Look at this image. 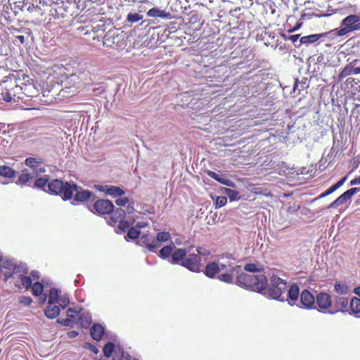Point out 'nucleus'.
Here are the masks:
<instances>
[{"label": "nucleus", "mask_w": 360, "mask_h": 360, "mask_svg": "<svg viewBox=\"0 0 360 360\" xmlns=\"http://www.w3.org/2000/svg\"><path fill=\"white\" fill-rule=\"evenodd\" d=\"M244 269L251 274L243 273L237 276L236 284L252 291L262 293L266 297L285 300L284 292L287 290V283L280 277L273 275L270 278V286L266 289L268 280L264 269L259 268L255 264H247Z\"/></svg>", "instance_id": "f257e3e1"}, {"label": "nucleus", "mask_w": 360, "mask_h": 360, "mask_svg": "<svg viewBox=\"0 0 360 360\" xmlns=\"http://www.w3.org/2000/svg\"><path fill=\"white\" fill-rule=\"evenodd\" d=\"M235 262L236 259L234 258L227 256L222 257L221 260L217 262L221 271H222V273L217 276L219 281L229 284L233 283L234 276L236 275L238 276L242 274L240 273L241 266L237 265Z\"/></svg>", "instance_id": "f03ea898"}, {"label": "nucleus", "mask_w": 360, "mask_h": 360, "mask_svg": "<svg viewBox=\"0 0 360 360\" xmlns=\"http://www.w3.org/2000/svg\"><path fill=\"white\" fill-rule=\"evenodd\" d=\"M340 25L341 27L328 32L330 39H335L337 37L345 36L350 32L360 30V15H349L342 20Z\"/></svg>", "instance_id": "7ed1b4c3"}, {"label": "nucleus", "mask_w": 360, "mask_h": 360, "mask_svg": "<svg viewBox=\"0 0 360 360\" xmlns=\"http://www.w3.org/2000/svg\"><path fill=\"white\" fill-rule=\"evenodd\" d=\"M77 188V185L63 182L59 179H53L49 181L47 185V191L51 194L63 195L64 200L70 199L73 196V189Z\"/></svg>", "instance_id": "20e7f679"}, {"label": "nucleus", "mask_w": 360, "mask_h": 360, "mask_svg": "<svg viewBox=\"0 0 360 360\" xmlns=\"http://www.w3.org/2000/svg\"><path fill=\"white\" fill-rule=\"evenodd\" d=\"M63 95L71 96L74 95L82 86V80L76 74H72L63 82Z\"/></svg>", "instance_id": "39448f33"}, {"label": "nucleus", "mask_w": 360, "mask_h": 360, "mask_svg": "<svg viewBox=\"0 0 360 360\" xmlns=\"http://www.w3.org/2000/svg\"><path fill=\"white\" fill-rule=\"evenodd\" d=\"M319 311L328 312L332 309L333 301L331 296L326 292H320L316 295V301Z\"/></svg>", "instance_id": "423d86ee"}, {"label": "nucleus", "mask_w": 360, "mask_h": 360, "mask_svg": "<svg viewBox=\"0 0 360 360\" xmlns=\"http://www.w3.org/2000/svg\"><path fill=\"white\" fill-rule=\"evenodd\" d=\"M201 258L195 254H190L181 263V266L186 267L193 272H199L201 268Z\"/></svg>", "instance_id": "0eeeda50"}, {"label": "nucleus", "mask_w": 360, "mask_h": 360, "mask_svg": "<svg viewBox=\"0 0 360 360\" xmlns=\"http://www.w3.org/2000/svg\"><path fill=\"white\" fill-rule=\"evenodd\" d=\"M347 313L348 311V298L342 296L335 295L334 297V304L332 309L328 311V314H335L338 312Z\"/></svg>", "instance_id": "6e6552de"}, {"label": "nucleus", "mask_w": 360, "mask_h": 360, "mask_svg": "<svg viewBox=\"0 0 360 360\" xmlns=\"http://www.w3.org/2000/svg\"><path fill=\"white\" fill-rule=\"evenodd\" d=\"M314 296L307 290H304L300 295V300L298 302L299 307L307 309H316Z\"/></svg>", "instance_id": "1a4fd4ad"}, {"label": "nucleus", "mask_w": 360, "mask_h": 360, "mask_svg": "<svg viewBox=\"0 0 360 360\" xmlns=\"http://www.w3.org/2000/svg\"><path fill=\"white\" fill-rule=\"evenodd\" d=\"M25 164L36 174V176L46 172V167L43 164L41 158H27L25 160Z\"/></svg>", "instance_id": "9d476101"}, {"label": "nucleus", "mask_w": 360, "mask_h": 360, "mask_svg": "<svg viewBox=\"0 0 360 360\" xmlns=\"http://www.w3.org/2000/svg\"><path fill=\"white\" fill-rule=\"evenodd\" d=\"M94 208L98 214H106L113 211L114 205L111 201L103 199L96 201Z\"/></svg>", "instance_id": "9b49d317"}, {"label": "nucleus", "mask_w": 360, "mask_h": 360, "mask_svg": "<svg viewBox=\"0 0 360 360\" xmlns=\"http://www.w3.org/2000/svg\"><path fill=\"white\" fill-rule=\"evenodd\" d=\"M356 193V191L352 188L345 193H343L341 195H340L336 200H335L333 202H331L328 208H335L338 207L347 202L349 201L352 197Z\"/></svg>", "instance_id": "f8f14e48"}, {"label": "nucleus", "mask_w": 360, "mask_h": 360, "mask_svg": "<svg viewBox=\"0 0 360 360\" xmlns=\"http://www.w3.org/2000/svg\"><path fill=\"white\" fill-rule=\"evenodd\" d=\"M27 274V269L24 264H20L18 266L15 264L11 271H6L4 274V280L5 281H7L11 277L15 276L18 277L19 278H21L22 276H25Z\"/></svg>", "instance_id": "ddd939ff"}, {"label": "nucleus", "mask_w": 360, "mask_h": 360, "mask_svg": "<svg viewBox=\"0 0 360 360\" xmlns=\"http://www.w3.org/2000/svg\"><path fill=\"white\" fill-rule=\"evenodd\" d=\"M97 190L105 192L106 194L113 196L118 197L122 196L125 192L121 188L115 186L110 185H97L96 186Z\"/></svg>", "instance_id": "4468645a"}, {"label": "nucleus", "mask_w": 360, "mask_h": 360, "mask_svg": "<svg viewBox=\"0 0 360 360\" xmlns=\"http://www.w3.org/2000/svg\"><path fill=\"white\" fill-rule=\"evenodd\" d=\"M300 295V290L297 285L292 284L290 285L288 292V298L285 300L288 301V303L290 306H300L298 303V298Z\"/></svg>", "instance_id": "2eb2a0df"}, {"label": "nucleus", "mask_w": 360, "mask_h": 360, "mask_svg": "<svg viewBox=\"0 0 360 360\" xmlns=\"http://www.w3.org/2000/svg\"><path fill=\"white\" fill-rule=\"evenodd\" d=\"M187 255V251L184 248H174L172 254V257L168 259V261L171 264H179L180 262L185 259Z\"/></svg>", "instance_id": "dca6fc26"}, {"label": "nucleus", "mask_w": 360, "mask_h": 360, "mask_svg": "<svg viewBox=\"0 0 360 360\" xmlns=\"http://www.w3.org/2000/svg\"><path fill=\"white\" fill-rule=\"evenodd\" d=\"M139 243L141 245H145L147 248L151 252H155L157 245H155V237L153 235L146 234L141 236Z\"/></svg>", "instance_id": "f3484780"}, {"label": "nucleus", "mask_w": 360, "mask_h": 360, "mask_svg": "<svg viewBox=\"0 0 360 360\" xmlns=\"http://www.w3.org/2000/svg\"><path fill=\"white\" fill-rule=\"evenodd\" d=\"M329 37V34L328 32H324L321 34H310L308 36H304L300 38V44L295 45L297 47H300L301 44H306L309 45V44H312L316 41H318L319 39H321L323 37Z\"/></svg>", "instance_id": "a211bd4d"}, {"label": "nucleus", "mask_w": 360, "mask_h": 360, "mask_svg": "<svg viewBox=\"0 0 360 360\" xmlns=\"http://www.w3.org/2000/svg\"><path fill=\"white\" fill-rule=\"evenodd\" d=\"M222 273L217 262H211L206 265L205 269V274L211 278H214L217 275Z\"/></svg>", "instance_id": "6ab92c4d"}, {"label": "nucleus", "mask_w": 360, "mask_h": 360, "mask_svg": "<svg viewBox=\"0 0 360 360\" xmlns=\"http://www.w3.org/2000/svg\"><path fill=\"white\" fill-rule=\"evenodd\" d=\"M60 312V307L56 303H48L44 314L48 319H53L57 317Z\"/></svg>", "instance_id": "aec40b11"}, {"label": "nucleus", "mask_w": 360, "mask_h": 360, "mask_svg": "<svg viewBox=\"0 0 360 360\" xmlns=\"http://www.w3.org/2000/svg\"><path fill=\"white\" fill-rule=\"evenodd\" d=\"M75 192L74 200L78 202H83L90 198L91 193L87 190H83L77 186L75 189H73V193Z\"/></svg>", "instance_id": "412c9836"}, {"label": "nucleus", "mask_w": 360, "mask_h": 360, "mask_svg": "<svg viewBox=\"0 0 360 360\" xmlns=\"http://www.w3.org/2000/svg\"><path fill=\"white\" fill-rule=\"evenodd\" d=\"M104 327L98 323L92 326L90 330L91 336L94 340L99 341L104 333Z\"/></svg>", "instance_id": "4be33fe9"}, {"label": "nucleus", "mask_w": 360, "mask_h": 360, "mask_svg": "<svg viewBox=\"0 0 360 360\" xmlns=\"http://www.w3.org/2000/svg\"><path fill=\"white\" fill-rule=\"evenodd\" d=\"M147 15L149 17H160L164 19L172 18V15L169 13L166 12L165 11L161 10L156 7L150 9L147 12Z\"/></svg>", "instance_id": "5701e85b"}, {"label": "nucleus", "mask_w": 360, "mask_h": 360, "mask_svg": "<svg viewBox=\"0 0 360 360\" xmlns=\"http://www.w3.org/2000/svg\"><path fill=\"white\" fill-rule=\"evenodd\" d=\"M207 174L210 177L214 179V180L217 181L218 182L221 183L223 185L230 186V187L234 186V183L232 181L224 178L221 175H220L214 172L208 171Z\"/></svg>", "instance_id": "b1692460"}, {"label": "nucleus", "mask_w": 360, "mask_h": 360, "mask_svg": "<svg viewBox=\"0 0 360 360\" xmlns=\"http://www.w3.org/2000/svg\"><path fill=\"white\" fill-rule=\"evenodd\" d=\"M15 264L13 261L11 259L2 261L0 264V278L4 279V274L6 271H11Z\"/></svg>", "instance_id": "393cba45"}, {"label": "nucleus", "mask_w": 360, "mask_h": 360, "mask_svg": "<svg viewBox=\"0 0 360 360\" xmlns=\"http://www.w3.org/2000/svg\"><path fill=\"white\" fill-rule=\"evenodd\" d=\"M15 171L7 165H0V176L7 179L15 176Z\"/></svg>", "instance_id": "a878e982"}, {"label": "nucleus", "mask_w": 360, "mask_h": 360, "mask_svg": "<svg viewBox=\"0 0 360 360\" xmlns=\"http://www.w3.org/2000/svg\"><path fill=\"white\" fill-rule=\"evenodd\" d=\"M350 314H357L360 312V299L353 297L349 303Z\"/></svg>", "instance_id": "bb28decb"}, {"label": "nucleus", "mask_w": 360, "mask_h": 360, "mask_svg": "<svg viewBox=\"0 0 360 360\" xmlns=\"http://www.w3.org/2000/svg\"><path fill=\"white\" fill-rule=\"evenodd\" d=\"M355 69H356V67H354V65H353L350 62L343 68V70L340 74V77L341 78H345L351 75H357Z\"/></svg>", "instance_id": "cd10ccee"}, {"label": "nucleus", "mask_w": 360, "mask_h": 360, "mask_svg": "<svg viewBox=\"0 0 360 360\" xmlns=\"http://www.w3.org/2000/svg\"><path fill=\"white\" fill-rule=\"evenodd\" d=\"M81 326L87 328L91 323V316L89 313H83L78 317Z\"/></svg>", "instance_id": "c85d7f7f"}, {"label": "nucleus", "mask_w": 360, "mask_h": 360, "mask_svg": "<svg viewBox=\"0 0 360 360\" xmlns=\"http://www.w3.org/2000/svg\"><path fill=\"white\" fill-rule=\"evenodd\" d=\"M170 238V234L168 232H160L155 237V245L157 249L161 245V243L167 242Z\"/></svg>", "instance_id": "c756f323"}, {"label": "nucleus", "mask_w": 360, "mask_h": 360, "mask_svg": "<svg viewBox=\"0 0 360 360\" xmlns=\"http://www.w3.org/2000/svg\"><path fill=\"white\" fill-rule=\"evenodd\" d=\"M334 290L338 295H343L349 292V287L345 283L336 282L334 285Z\"/></svg>", "instance_id": "7c9ffc66"}, {"label": "nucleus", "mask_w": 360, "mask_h": 360, "mask_svg": "<svg viewBox=\"0 0 360 360\" xmlns=\"http://www.w3.org/2000/svg\"><path fill=\"white\" fill-rule=\"evenodd\" d=\"M222 191L223 193L226 194L229 197L230 201L238 200L240 198V193L237 191L228 188H224Z\"/></svg>", "instance_id": "2f4dec72"}, {"label": "nucleus", "mask_w": 360, "mask_h": 360, "mask_svg": "<svg viewBox=\"0 0 360 360\" xmlns=\"http://www.w3.org/2000/svg\"><path fill=\"white\" fill-rule=\"evenodd\" d=\"M49 184V179L47 176L41 178H37L34 181V187L40 188L46 192L47 185Z\"/></svg>", "instance_id": "473e14b6"}, {"label": "nucleus", "mask_w": 360, "mask_h": 360, "mask_svg": "<svg viewBox=\"0 0 360 360\" xmlns=\"http://www.w3.org/2000/svg\"><path fill=\"white\" fill-rule=\"evenodd\" d=\"M34 178V176L31 173L24 171L18 176V181L16 182V184L23 185Z\"/></svg>", "instance_id": "72a5a7b5"}, {"label": "nucleus", "mask_w": 360, "mask_h": 360, "mask_svg": "<svg viewBox=\"0 0 360 360\" xmlns=\"http://www.w3.org/2000/svg\"><path fill=\"white\" fill-rule=\"evenodd\" d=\"M174 248V245L165 246L160 250L159 255L163 259L168 258L169 256L172 257V254Z\"/></svg>", "instance_id": "f704fd0d"}, {"label": "nucleus", "mask_w": 360, "mask_h": 360, "mask_svg": "<svg viewBox=\"0 0 360 360\" xmlns=\"http://www.w3.org/2000/svg\"><path fill=\"white\" fill-rule=\"evenodd\" d=\"M58 291L56 288H51L49 294L48 303H57L59 299Z\"/></svg>", "instance_id": "c9c22d12"}, {"label": "nucleus", "mask_w": 360, "mask_h": 360, "mask_svg": "<svg viewBox=\"0 0 360 360\" xmlns=\"http://www.w3.org/2000/svg\"><path fill=\"white\" fill-rule=\"evenodd\" d=\"M1 96L2 99L6 102H11L13 100L15 101V98H13V95L11 93V91L10 89H2L1 93Z\"/></svg>", "instance_id": "e433bc0d"}, {"label": "nucleus", "mask_w": 360, "mask_h": 360, "mask_svg": "<svg viewBox=\"0 0 360 360\" xmlns=\"http://www.w3.org/2000/svg\"><path fill=\"white\" fill-rule=\"evenodd\" d=\"M115 349V345L111 342H108L103 347V354L105 357H110Z\"/></svg>", "instance_id": "4c0bfd02"}, {"label": "nucleus", "mask_w": 360, "mask_h": 360, "mask_svg": "<svg viewBox=\"0 0 360 360\" xmlns=\"http://www.w3.org/2000/svg\"><path fill=\"white\" fill-rule=\"evenodd\" d=\"M44 285L39 282H35L32 285V292L34 296H39L42 294Z\"/></svg>", "instance_id": "58836bf2"}, {"label": "nucleus", "mask_w": 360, "mask_h": 360, "mask_svg": "<svg viewBox=\"0 0 360 360\" xmlns=\"http://www.w3.org/2000/svg\"><path fill=\"white\" fill-rule=\"evenodd\" d=\"M57 322L62 326L72 327L76 323V319H58Z\"/></svg>", "instance_id": "ea45409f"}, {"label": "nucleus", "mask_w": 360, "mask_h": 360, "mask_svg": "<svg viewBox=\"0 0 360 360\" xmlns=\"http://www.w3.org/2000/svg\"><path fill=\"white\" fill-rule=\"evenodd\" d=\"M143 16L137 13H129L127 15V20L130 22H136L142 20Z\"/></svg>", "instance_id": "a19ab883"}, {"label": "nucleus", "mask_w": 360, "mask_h": 360, "mask_svg": "<svg viewBox=\"0 0 360 360\" xmlns=\"http://www.w3.org/2000/svg\"><path fill=\"white\" fill-rule=\"evenodd\" d=\"M347 176L342 178L339 181H338L335 184L333 185L331 187L328 188V192H330L333 193L336 190H338L339 188H340L346 181L347 180Z\"/></svg>", "instance_id": "79ce46f5"}, {"label": "nucleus", "mask_w": 360, "mask_h": 360, "mask_svg": "<svg viewBox=\"0 0 360 360\" xmlns=\"http://www.w3.org/2000/svg\"><path fill=\"white\" fill-rule=\"evenodd\" d=\"M140 235V231L136 227L131 228L127 232V237L130 239H136Z\"/></svg>", "instance_id": "37998d69"}, {"label": "nucleus", "mask_w": 360, "mask_h": 360, "mask_svg": "<svg viewBox=\"0 0 360 360\" xmlns=\"http://www.w3.org/2000/svg\"><path fill=\"white\" fill-rule=\"evenodd\" d=\"M227 202V198L225 196H218L214 202L215 207L220 208L226 205Z\"/></svg>", "instance_id": "c03bdc74"}, {"label": "nucleus", "mask_w": 360, "mask_h": 360, "mask_svg": "<svg viewBox=\"0 0 360 360\" xmlns=\"http://www.w3.org/2000/svg\"><path fill=\"white\" fill-rule=\"evenodd\" d=\"M79 312L80 311L79 310H76L74 308H69L67 310V316H68V318L76 319V323H77L78 322L77 316Z\"/></svg>", "instance_id": "a18cd8bd"}, {"label": "nucleus", "mask_w": 360, "mask_h": 360, "mask_svg": "<svg viewBox=\"0 0 360 360\" xmlns=\"http://www.w3.org/2000/svg\"><path fill=\"white\" fill-rule=\"evenodd\" d=\"M70 303L69 298L66 296L60 297L58 301L56 304L60 307V308L64 309Z\"/></svg>", "instance_id": "49530a36"}, {"label": "nucleus", "mask_w": 360, "mask_h": 360, "mask_svg": "<svg viewBox=\"0 0 360 360\" xmlns=\"http://www.w3.org/2000/svg\"><path fill=\"white\" fill-rule=\"evenodd\" d=\"M20 279L21 281L22 286L25 287L26 289H28L32 286V281L30 277L23 276Z\"/></svg>", "instance_id": "de8ad7c7"}, {"label": "nucleus", "mask_w": 360, "mask_h": 360, "mask_svg": "<svg viewBox=\"0 0 360 360\" xmlns=\"http://www.w3.org/2000/svg\"><path fill=\"white\" fill-rule=\"evenodd\" d=\"M129 202V198L127 197H124L121 198H118L115 200V203L118 206H124L126 204Z\"/></svg>", "instance_id": "09e8293b"}, {"label": "nucleus", "mask_w": 360, "mask_h": 360, "mask_svg": "<svg viewBox=\"0 0 360 360\" xmlns=\"http://www.w3.org/2000/svg\"><path fill=\"white\" fill-rule=\"evenodd\" d=\"M351 63L353 65H354V67H356V69H355V70L357 75L360 74V59L354 60Z\"/></svg>", "instance_id": "8fccbe9b"}, {"label": "nucleus", "mask_w": 360, "mask_h": 360, "mask_svg": "<svg viewBox=\"0 0 360 360\" xmlns=\"http://www.w3.org/2000/svg\"><path fill=\"white\" fill-rule=\"evenodd\" d=\"M20 302L25 305L29 306L32 304V300L30 297H22Z\"/></svg>", "instance_id": "3c124183"}, {"label": "nucleus", "mask_w": 360, "mask_h": 360, "mask_svg": "<svg viewBox=\"0 0 360 360\" xmlns=\"http://www.w3.org/2000/svg\"><path fill=\"white\" fill-rule=\"evenodd\" d=\"M196 250L199 255L202 256H207L210 255V251L202 248H198Z\"/></svg>", "instance_id": "603ef678"}, {"label": "nucleus", "mask_w": 360, "mask_h": 360, "mask_svg": "<svg viewBox=\"0 0 360 360\" xmlns=\"http://www.w3.org/2000/svg\"><path fill=\"white\" fill-rule=\"evenodd\" d=\"M86 347L88 348L89 350H91L92 352H94L96 354H97L98 353V349L96 348V347L91 344H88Z\"/></svg>", "instance_id": "864d4df0"}, {"label": "nucleus", "mask_w": 360, "mask_h": 360, "mask_svg": "<svg viewBox=\"0 0 360 360\" xmlns=\"http://www.w3.org/2000/svg\"><path fill=\"white\" fill-rule=\"evenodd\" d=\"M300 34H293V35H290L288 37V39L290 40L292 43H295L297 41L299 37H300Z\"/></svg>", "instance_id": "5fc2aeb1"}, {"label": "nucleus", "mask_w": 360, "mask_h": 360, "mask_svg": "<svg viewBox=\"0 0 360 360\" xmlns=\"http://www.w3.org/2000/svg\"><path fill=\"white\" fill-rule=\"evenodd\" d=\"M126 212L123 209L118 208L115 211V214L118 215L120 218H123L125 215Z\"/></svg>", "instance_id": "6e6d98bb"}, {"label": "nucleus", "mask_w": 360, "mask_h": 360, "mask_svg": "<svg viewBox=\"0 0 360 360\" xmlns=\"http://www.w3.org/2000/svg\"><path fill=\"white\" fill-rule=\"evenodd\" d=\"M359 184H360V176H358V177L352 179L349 183L350 186H355V185H359Z\"/></svg>", "instance_id": "4d7b16f0"}, {"label": "nucleus", "mask_w": 360, "mask_h": 360, "mask_svg": "<svg viewBox=\"0 0 360 360\" xmlns=\"http://www.w3.org/2000/svg\"><path fill=\"white\" fill-rule=\"evenodd\" d=\"M147 226H148V223L147 222H144V221H139L136 224V227L137 229L145 228Z\"/></svg>", "instance_id": "13d9d810"}, {"label": "nucleus", "mask_w": 360, "mask_h": 360, "mask_svg": "<svg viewBox=\"0 0 360 360\" xmlns=\"http://www.w3.org/2000/svg\"><path fill=\"white\" fill-rule=\"evenodd\" d=\"M20 90H21V87L17 85L13 89H10V91H11L12 94L13 95V97L15 96V94L18 93V91Z\"/></svg>", "instance_id": "bf43d9fd"}, {"label": "nucleus", "mask_w": 360, "mask_h": 360, "mask_svg": "<svg viewBox=\"0 0 360 360\" xmlns=\"http://www.w3.org/2000/svg\"><path fill=\"white\" fill-rule=\"evenodd\" d=\"M331 193L330 192H328V189L326 190L325 192L322 193L321 194L319 195V196L316 198L314 199V200H318V199H320V198H325L329 195H330Z\"/></svg>", "instance_id": "052dcab7"}, {"label": "nucleus", "mask_w": 360, "mask_h": 360, "mask_svg": "<svg viewBox=\"0 0 360 360\" xmlns=\"http://www.w3.org/2000/svg\"><path fill=\"white\" fill-rule=\"evenodd\" d=\"M78 335V332L76 330H72L68 333V336L70 338H76Z\"/></svg>", "instance_id": "680f3d73"}, {"label": "nucleus", "mask_w": 360, "mask_h": 360, "mask_svg": "<svg viewBox=\"0 0 360 360\" xmlns=\"http://www.w3.org/2000/svg\"><path fill=\"white\" fill-rule=\"evenodd\" d=\"M128 224L126 221H121L119 224V228L121 229L124 230L126 228H127Z\"/></svg>", "instance_id": "e2e57ef3"}, {"label": "nucleus", "mask_w": 360, "mask_h": 360, "mask_svg": "<svg viewBox=\"0 0 360 360\" xmlns=\"http://www.w3.org/2000/svg\"><path fill=\"white\" fill-rule=\"evenodd\" d=\"M31 275H32V276L33 277L34 279L39 278V273L38 271H33L31 273Z\"/></svg>", "instance_id": "0e129e2a"}, {"label": "nucleus", "mask_w": 360, "mask_h": 360, "mask_svg": "<svg viewBox=\"0 0 360 360\" xmlns=\"http://www.w3.org/2000/svg\"><path fill=\"white\" fill-rule=\"evenodd\" d=\"M16 38L20 41V42L23 44L25 43V37L23 35H18Z\"/></svg>", "instance_id": "69168bd1"}, {"label": "nucleus", "mask_w": 360, "mask_h": 360, "mask_svg": "<svg viewBox=\"0 0 360 360\" xmlns=\"http://www.w3.org/2000/svg\"><path fill=\"white\" fill-rule=\"evenodd\" d=\"M354 293L360 297V286L356 287L354 290Z\"/></svg>", "instance_id": "338daca9"}, {"label": "nucleus", "mask_w": 360, "mask_h": 360, "mask_svg": "<svg viewBox=\"0 0 360 360\" xmlns=\"http://www.w3.org/2000/svg\"><path fill=\"white\" fill-rule=\"evenodd\" d=\"M65 1H67L68 3H70V4H74L75 5L77 6V4L80 1V0H65Z\"/></svg>", "instance_id": "774afa93"}]
</instances>
